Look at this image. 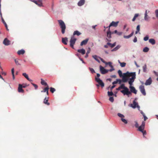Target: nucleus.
I'll list each match as a JSON object with an SVG mask.
<instances>
[{
	"label": "nucleus",
	"instance_id": "1",
	"mask_svg": "<svg viewBox=\"0 0 158 158\" xmlns=\"http://www.w3.org/2000/svg\"><path fill=\"white\" fill-rule=\"evenodd\" d=\"M135 127L136 128H138V130L143 133V137H145L144 135L146 134V131L144 130L145 124V122L143 121L142 124L139 127V124L136 121H135Z\"/></svg>",
	"mask_w": 158,
	"mask_h": 158
},
{
	"label": "nucleus",
	"instance_id": "19",
	"mask_svg": "<svg viewBox=\"0 0 158 158\" xmlns=\"http://www.w3.org/2000/svg\"><path fill=\"white\" fill-rule=\"evenodd\" d=\"M48 98H47L46 97L45 98L43 102L45 104H46L48 106H49L50 105V103L48 102Z\"/></svg>",
	"mask_w": 158,
	"mask_h": 158
},
{
	"label": "nucleus",
	"instance_id": "49",
	"mask_svg": "<svg viewBox=\"0 0 158 158\" xmlns=\"http://www.w3.org/2000/svg\"><path fill=\"white\" fill-rule=\"evenodd\" d=\"M156 17L158 19V10H156L155 11Z\"/></svg>",
	"mask_w": 158,
	"mask_h": 158
},
{
	"label": "nucleus",
	"instance_id": "51",
	"mask_svg": "<svg viewBox=\"0 0 158 158\" xmlns=\"http://www.w3.org/2000/svg\"><path fill=\"white\" fill-rule=\"evenodd\" d=\"M109 100L111 102H113L114 101V99L113 97H110Z\"/></svg>",
	"mask_w": 158,
	"mask_h": 158
},
{
	"label": "nucleus",
	"instance_id": "58",
	"mask_svg": "<svg viewBox=\"0 0 158 158\" xmlns=\"http://www.w3.org/2000/svg\"><path fill=\"white\" fill-rule=\"evenodd\" d=\"M143 117H144V121H146L147 119L148 118L145 115H143Z\"/></svg>",
	"mask_w": 158,
	"mask_h": 158
},
{
	"label": "nucleus",
	"instance_id": "47",
	"mask_svg": "<svg viewBox=\"0 0 158 158\" xmlns=\"http://www.w3.org/2000/svg\"><path fill=\"white\" fill-rule=\"evenodd\" d=\"M31 84L34 87L35 89H36L38 88V86L37 85L32 83H31Z\"/></svg>",
	"mask_w": 158,
	"mask_h": 158
},
{
	"label": "nucleus",
	"instance_id": "34",
	"mask_svg": "<svg viewBox=\"0 0 158 158\" xmlns=\"http://www.w3.org/2000/svg\"><path fill=\"white\" fill-rule=\"evenodd\" d=\"M149 50V48L147 47H146L143 48V52H148Z\"/></svg>",
	"mask_w": 158,
	"mask_h": 158
},
{
	"label": "nucleus",
	"instance_id": "42",
	"mask_svg": "<svg viewBox=\"0 0 158 158\" xmlns=\"http://www.w3.org/2000/svg\"><path fill=\"white\" fill-rule=\"evenodd\" d=\"M121 120L125 124H127V121L123 118H121Z\"/></svg>",
	"mask_w": 158,
	"mask_h": 158
},
{
	"label": "nucleus",
	"instance_id": "4",
	"mask_svg": "<svg viewBox=\"0 0 158 158\" xmlns=\"http://www.w3.org/2000/svg\"><path fill=\"white\" fill-rule=\"evenodd\" d=\"M136 74L135 72L131 73V76L132 77L129 79V80L128 81V83L131 86L132 85V83L134 82L135 79V78Z\"/></svg>",
	"mask_w": 158,
	"mask_h": 158
},
{
	"label": "nucleus",
	"instance_id": "18",
	"mask_svg": "<svg viewBox=\"0 0 158 158\" xmlns=\"http://www.w3.org/2000/svg\"><path fill=\"white\" fill-rule=\"evenodd\" d=\"M37 4H36L38 6L40 7L43 6L42 0H38L37 1Z\"/></svg>",
	"mask_w": 158,
	"mask_h": 158
},
{
	"label": "nucleus",
	"instance_id": "10",
	"mask_svg": "<svg viewBox=\"0 0 158 158\" xmlns=\"http://www.w3.org/2000/svg\"><path fill=\"white\" fill-rule=\"evenodd\" d=\"M141 93L144 95L145 96L146 95V93L145 92L144 87V86L141 85L139 87Z\"/></svg>",
	"mask_w": 158,
	"mask_h": 158
},
{
	"label": "nucleus",
	"instance_id": "8",
	"mask_svg": "<svg viewBox=\"0 0 158 158\" xmlns=\"http://www.w3.org/2000/svg\"><path fill=\"white\" fill-rule=\"evenodd\" d=\"M100 71L102 74H105L108 72L109 71L108 70L105 69L103 67L100 65Z\"/></svg>",
	"mask_w": 158,
	"mask_h": 158
},
{
	"label": "nucleus",
	"instance_id": "28",
	"mask_svg": "<svg viewBox=\"0 0 158 158\" xmlns=\"http://www.w3.org/2000/svg\"><path fill=\"white\" fill-rule=\"evenodd\" d=\"M41 83L42 85L47 86H48L47 83L44 80L42 79H41Z\"/></svg>",
	"mask_w": 158,
	"mask_h": 158
},
{
	"label": "nucleus",
	"instance_id": "46",
	"mask_svg": "<svg viewBox=\"0 0 158 158\" xmlns=\"http://www.w3.org/2000/svg\"><path fill=\"white\" fill-rule=\"evenodd\" d=\"M118 115L119 117H120V118H123L124 117V115H123V114H122L120 113H118Z\"/></svg>",
	"mask_w": 158,
	"mask_h": 158
},
{
	"label": "nucleus",
	"instance_id": "12",
	"mask_svg": "<svg viewBox=\"0 0 158 158\" xmlns=\"http://www.w3.org/2000/svg\"><path fill=\"white\" fill-rule=\"evenodd\" d=\"M130 89L131 92L135 94H136L137 93V91L135 89V87L133 86H130L129 87Z\"/></svg>",
	"mask_w": 158,
	"mask_h": 158
},
{
	"label": "nucleus",
	"instance_id": "16",
	"mask_svg": "<svg viewBox=\"0 0 158 158\" xmlns=\"http://www.w3.org/2000/svg\"><path fill=\"white\" fill-rule=\"evenodd\" d=\"M88 40H89L88 39H86L85 40H84L83 41H82L81 43V44H80L81 46H82L83 45H86L87 44V43Z\"/></svg>",
	"mask_w": 158,
	"mask_h": 158
},
{
	"label": "nucleus",
	"instance_id": "23",
	"mask_svg": "<svg viewBox=\"0 0 158 158\" xmlns=\"http://www.w3.org/2000/svg\"><path fill=\"white\" fill-rule=\"evenodd\" d=\"M134 31H132V32L128 35H124L123 37L125 39H128L131 37L134 34Z\"/></svg>",
	"mask_w": 158,
	"mask_h": 158
},
{
	"label": "nucleus",
	"instance_id": "44",
	"mask_svg": "<svg viewBox=\"0 0 158 158\" xmlns=\"http://www.w3.org/2000/svg\"><path fill=\"white\" fill-rule=\"evenodd\" d=\"M55 90V89L51 87L50 88V91L52 93H53Z\"/></svg>",
	"mask_w": 158,
	"mask_h": 158
},
{
	"label": "nucleus",
	"instance_id": "5",
	"mask_svg": "<svg viewBox=\"0 0 158 158\" xmlns=\"http://www.w3.org/2000/svg\"><path fill=\"white\" fill-rule=\"evenodd\" d=\"M97 77H95L96 81L98 83L99 85L102 87H103L104 86V83H103L102 81L98 77L100 76V75L99 73H97Z\"/></svg>",
	"mask_w": 158,
	"mask_h": 158
},
{
	"label": "nucleus",
	"instance_id": "54",
	"mask_svg": "<svg viewBox=\"0 0 158 158\" xmlns=\"http://www.w3.org/2000/svg\"><path fill=\"white\" fill-rule=\"evenodd\" d=\"M2 21L4 24V25L6 24V23L5 22V21L2 18Z\"/></svg>",
	"mask_w": 158,
	"mask_h": 158
},
{
	"label": "nucleus",
	"instance_id": "60",
	"mask_svg": "<svg viewBox=\"0 0 158 158\" xmlns=\"http://www.w3.org/2000/svg\"><path fill=\"white\" fill-rule=\"evenodd\" d=\"M114 70V69L113 68H111V69H110L109 70V71L110 72H112V71Z\"/></svg>",
	"mask_w": 158,
	"mask_h": 158
},
{
	"label": "nucleus",
	"instance_id": "43",
	"mask_svg": "<svg viewBox=\"0 0 158 158\" xmlns=\"http://www.w3.org/2000/svg\"><path fill=\"white\" fill-rule=\"evenodd\" d=\"M15 63L17 65H20V64L19 63V60H17L16 59H15Z\"/></svg>",
	"mask_w": 158,
	"mask_h": 158
},
{
	"label": "nucleus",
	"instance_id": "14",
	"mask_svg": "<svg viewBox=\"0 0 158 158\" xmlns=\"http://www.w3.org/2000/svg\"><path fill=\"white\" fill-rule=\"evenodd\" d=\"M23 86L22 85L19 84L18 88V91L19 92L23 93L24 90L22 89Z\"/></svg>",
	"mask_w": 158,
	"mask_h": 158
},
{
	"label": "nucleus",
	"instance_id": "27",
	"mask_svg": "<svg viewBox=\"0 0 158 158\" xmlns=\"http://www.w3.org/2000/svg\"><path fill=\"white\" fill-rule=\"evenodd\" d=\"M107 35L108 37L109 38H111V32L109 29V31L107 32Z\"/></svg>",
	"mask_w": 158,
	"mask_h": 158
},
{
	"label": "nucleus",
	"instance_id": "26",
	"mask_svg": "<svg viewBox=\"0 0 158 158\" xmlns=\"http://www.w3.org/2000/svg\"><path fill=\"white\" fill-rule=\"evenodd\" d=\"M120 47V45H118L116 47L114 48V49L111 50L112 52L115 51L119 49Z\"/></svg>",
	"mask_w": 158,
	"mask_h": 158
},
{
	"label": "nucleus",
	"instance_id": "40",
	"mask_svg": "<svg viewBox=\"0 0 158 158\" xmlns=\"http://www.w3.org/2000/svg\"><path fill=\"white\" fill-rule=\"evenodd\" d=\"M23 75L27 79H28V76L26 73H23Z\"/></svg>",
	"mask_w": 158,
	"mask_h": 158
},
{
	"label": "nucleus",
	"instance_id": "63",
	"mask_svg": "<svg viewBox=\"0 0 158 158\" xmlns=\"http://www.w3.org/2000/svg\"><path fill=\"white\" fill-rule=\"evenodd\" d=\"M108 45H107V44L106 45H105L104 46V47L106 48H107L108 47Z\"/></svg>",
	"mask_w": 158,
	"mask_h": 158
},
{
	"label": "nucleus",
	"instance_id": "25",
	"mask_svg": "<svg viewBox=\"0 0 158 158\" xmlns=\"http://www.w3.org/2000/svg\"><path fill=\"white\" fill-rule=\"evenodd\" d=\"M149 43H151L152 45H154L155 44V41L154 39H150L149 40Z\"/></svg>",
	"mask_w": 158,
	"mask_h": 158
},
{
	"label": "nucleus",
	"instance_id": "55",
	"mask_svg": "<svg viewBox=\"0 0 158 158\" xmlns=\"http://www.w3.org/2000/svg\"><path fill=\"white\" fill-rule=\"evenodd\" d=\"M137 41V38L136 37H135L133 40V42L135 43Z\"/></svg>",
	"mask_w": 158,
	"mask_h": 158
},
{
	"label": "nucleus",
	"instance_id": "48",
	"mask_svg": "<svg viewBox=\"0 0 158 158\" xmlns=\"http://www.w3.org/2000/svg\"><path fill=\"white\" fill-rule=\"evenodd\" d=\"M148 38H149V37H148V36L147 35L144 38L143 40L145 41H146L148 40Z\"/></svg>",
	"mask_w": 158,
	"mask_h": 158
},
{
	"label": "nucleus",
	"instance_id": "20",
	"mask_svg": "<svg viewBox=\"0 0 158 158\" xmlns=\"http://www.w3.org/2000/svg\"><path fill=\"white\" fill-rule=\"evenodd\" d=\"M85 2V0H80L78 3V5L79 6H81L84 4Z\"/></svg>",
	"mask_w": 158,
	"mask_h": 158
},
{
	"label": "nucleus",
	"instance_id": "59",
	"mask_svg": "<svg viewBox=\"0 0 158 158\" xmlns=\"http://www.w3.org/2000/svg\"><path fill=\"white\" fill-rule=\"evenodd\" d=\"M117 83H118V81H117V79L116 81H114L113 82L112 84L113 85H114V84H116Z\"/></svg>",
	"mask_w": 158,
	"mask_h": 158
},
{
	"label": "nucleus",
	"instance_id": "35",
	"mask_svg": "<svg viewBox=\"0 0 158 158\" xmlns=\"http://www.w3.org/2000/svg\"><path fill=\"white\" fill-rule=\"evenodd\" d=\"M143 71L144 72H146V69H147V65L146 64H145L144 66L143 67Z\"/></svg>",
	"mask_w": 158,
	"mask_h": 158
},
{
	"label": "nucleus",
	"instance_id": "3",
	"mask_svg": "<svg viewBox=\"0 0 158 158\" xmlns=\"http://www.w3.org/2000/svg\"><path fill=\"white\" fill-rule=\"evenodd\" d=\"M131 73H129L128 72L124 73L122 77V81L123 82H127L128 80V78L131 77Z\"/></svg>",
	"mask_w": 158,
	"mask_h": 158
},
{
	"label": "nucleus",
	"instance_id": "56",
	"mask_svg": "<svg viewBox=\"0 0 158 158\" xmlns=\"http://www.w3.org/2000/svg\"><path fill=\"white\" fill-rule=\"evenodd\" d=\"M30 1L32 2H33L35 3V4H37V1H36L35 0H30Z\"/></svg>",
	"mask_w": 158,
	"mask_h": 158
},
{
	"label": "nucleus",
	"instance_id": "32",
	"mask_svg": "<svg viewBox=\"0 0 158 158\" xmlns=\"http://www.w3.org/2000/svg\"><path fill=\"white\" fill-rule=\"evenodd\" d=\"M140 30V25H138L136 27V31H135V34H137Z\"/></svg>",
	"mask_w": 158,
	"mask_h": 158
},
{
	"label": "nucleus",
	"instance_id": "57",
	"mask_svg": "<svg viewBox=\"0 0 158 158\" xmlns=\"http://www.w3.org/2000/svg\"><path fill=\"white\" fill-rule=\"evenodd\" d=\"M118 82L119 84H121L122 82V80L120 79H117Z\"/></svg>",
	"mask_w": 158,
	"mask_h": 158
},
{
	"label": "nucleus",
	"instance_id": "9",
	"mask_svg": "<svg viewBox=\"0 0 158 158\" xmlns=\"http://www.w3.org/2000/svg\"><path fill=\"white\" fill-rule=\"evenodd\" d=\"M136 99L133 101L132 104H131V106L133 108L137 107L139 108V106L138 105V103L135 101Z\"/></svg>",
	"mask_w": 158,
	"mask_h": 158
},
{
	"label": "nucleus",
	"instance_id": "62",
	"mask_svg": "<svg viewBox=\"0 0 158 158\" xmlns=\"http://www.w3.org/2000/svg\"><path fill=\"white\" fill-rule=\"evenodd\" d=\"M135 65H136V67H139V65L137 64V63L136 62V61H135Z\"/></svg>",
	"mask_w": 158,
	"mask_h": 158
},
{
	"label": "nucleus",
	"instance_id": "22",
	"mask_svg": "<svg viewBox=\"0 0 158 158\" xmlns=\"http://www.w3.org/2000/svg\"><path fill=\"white\" fill-rule=\"evenodd\" d=\"M25 52V51L23 49L19 50L17 52V53L19 55H23Z\"/></svg>",
	"mask_w": 158,
	"mask_h": 158
},
{
	"label": "nucleus",
	"instance_id": "29",
	"mask_svg": "<svg viewBox=\"0 0 158 158\" xmlns=\"http://www.w3.org/2000/svg\"><path fill=\"white\" fill-rule=\"evenodd\" d=\"M92 57L96 61H97L98 62L100 63V61L98 59V56L96 55H93L92 56Z\"/></svg>",
	"mask_w": 158,
	"mask_h": 158
},
{
	"label": "nucleus",
	"instance_id": "64",
	"mask_svg": "<svg viewBox=\"0 0 158 158\" xmlns=\"http://www.w3.org/2000/svg\"><path fill=\"white\" fill-rule=\"evenodd\" d=\"M118 32L116 30H115L114 32H113L112 33H114L117 34Z\"/></svg>",
	"mask_w": 158,
	"mask_h": 158
},
{
	"label": "nucleus",
	"instance_id": "24",
	"mask_svg": "<svg viewBox=\"0 0 158 158\" xmlns=\"http://www.w3.org/2000/svg\"><path fill=\"white\" fill-rule=\"evenodd\" d=\"M81 34V33L78 31H75L73 34V35H77V36H79Z\"/></svg>",
	"mask_w": 158,
	"mask_h": 158
},
{
	"label": "nucleus",
	"instance_id": "31",
	"mask_svg": "<svg viewBox=\"0 0 158 158\" xmlns=\"http://www.w3.org/2000/svg\"><path fill=\"white\" fill-rule=\"evenodd\" d=\"M139 14H135L134 17H133V19H132V21H134L135 20L136 18L137 17L139 16Z\"/></svg>",
	"mask_w": 158,
	"mask_h": 158
},
{
	"label": "nucleus",
	"instance_id": "53",
	"mask_svg": "<svg viewBox=\"0 0 158 158\" xmlns=\"http://www.w3.org/2000/svg\"><path fill=\"white\" fill-rule=\"evenodd\" d=\"M107 64H108L110 67L113 68V66L112 65V63L110 62H107Z\"/></svg>",
	"mask_w": 158,
	"mask_h": 158
},
{
	"label": "nucleus",
	"instance_id": "11",
	"mask_svg": "<svg viewBox=\"0 0 158 158\" xmlns=\"http://www.w3.org/2000/svg\"><path fill=\"white\" fill-rule=\"evenodd\" d=\"M119 23L118 21H117L116 22L112 21L110 24L109 26V28L110 29V27L111 26H113L114 27H116L118 25V23Z\"/></svg>",
	"mask_w": 158,
	"mask_h": 158
},
{
	"label": "nucleus",
	"instance_id": "41",
	"mask_svg": "<svg viewBox=\"0 0 158 158\" xmlns=\"http://www.w3.org/2000/svg\"><path fill=\"white\" fill-rule=\"evenodd\" d=\"M120 65L121 67H124L126 66V63L125 62L120 63Z\"/></svg>",
	"mask_w": 158,
	"mask_h": 158
},
{
	"label": "nucleus",
	"instance_id": "15",
	"mask_svg": "<svg viewBox=\"0 0 158 158\" xmlns=\"http://www.w3.org/2000/svg\"><path fill=\"white\" fill-rule=\"evenodd\" d=\"M152 82V79L151 77H150L148 79L146 80L145 84V85H149L151 84Z\"/></svg>",
	"mask_w": 158,
	"mask_h": 158
},
{
	"label": "nucleus",
	"instance_id": "13",
	"mask_svg": "<svg viewBox=\"0 0 158 158\" xmlns=\"http://www.w3.org/2000/svg\"><path fill=\"white\" fill-rule=\"evenodd\" d=\"M3 44L5 45H8L10 44V41L7 38H6L3 41Z\"/></svg>",
	"mask_w": 158,
	"mask_h": 158
},
{
	"label": "nucleus",
	"instance_id": "6",
	"mask_svg": "<svg viewBox=\"0 0 158 158\" xmlns=\"http://www.w3.org/2000/svg\"><path fill=\"white\" fill-rule=\"evenodd\" d=\"M121 92L124 95H127L128 96L129 94H131V93L129 90L128 89L127 87L123 90H121Z\"/></svg>",
	"mask_w": 158,
	"mask_h": 158
},
{
	"label": "nucleus",
	"instance_id": "7",
	"mask_svg": "<svg viewBox=\"0 0 158 158\" xmlns=\"http://www.w3.org/2000/svg\"><path fill=\"white\" fill-rule=\"evenodd\" d=\"M76 40V39L73 38L72 37L70 40V46L73 48L74 45L75 44Z\"/></svg>",
	"mask_w": 158,
	"mask_h": 158
},
{
	"label": "nucleus",
	"instance_id": "33",
	"mask_svg": "<svg viewBox=\"0 0 158 158\" xmlns=\"http://www.w3.org/2000/svg\"><path fill=\"white\" fill-rule=\"evenodd\" d=\"M14 68H13L11 69V73L13 76V79H14L15 77V75H14Z\"/></svg>",
	"mask_w": 158,
	"mask_h": 158
},
{
	"label": "nucleus",
	"instance_id": "2",
	"mask_svg": "<svg viewBox=\"0 0 158 158\" xmlns=\"http://www.w3.org/2000/svg\"><path fill=\"white\" fill-rule=\"evenodd\" d=\"M59 24L61 29V33L64 34L65 33V30L66 29V25L63 20H58Z\"/></svg>",
	"mask_w": 158,
	"mask_h": 158
},
{
	"label": "nucleus",
	"instance_id": "52",
	"mask_svg": "<svg viewBox=\"0 0 158 158\" xmlns=\"http://www.w3.org/2000/svg\"><path fill=\"white\" fill-rule=\"evenodd\" d=\"M107 45H108V46H110L111 48H113V46H112V44L111 43L108 42L107 43Z\"/></svg>",
	"mask_w": 158,
	"mask_h": 158
},
{
	"label": "nucleus",
	"instance_id": "36",
	"mask_svg": "<svg viewBox=\"0 0 158 158\" xmlns=\"http://www.w3.org/2000/svg\"><path fill=\"white\" fill-rule=\"evenodd\" d=\"M149 17L148 16L147 14H144V19L146 21H148V19L149 18Z\"/></svg>",
	"mask_w": 158,
	"mask_h": 158
},
{
	"label": "nucleus",
	"instance_id": "17",
	"mask_svg": "<svg viewBox=\"0 0 158 158\" xmlns=\"http://www.w3.org/2000/svg\"><path fill=\"white\" fill-rule=\"evenodd\" d=\"M68 41V38L67 37L62 38V42L64 44H67V42Z\"/></svg>",
	"mask_w": 158,
	"mask_h": 158
},
{
	"label": "nucleus",
	"instance_id": "38",
	"mask_svg": "<svg viewBox=\"0 0 158 158\" xmlns=\"http://www.w3.org/2000/svg\"><path fill=\"white\" fill-rule=\"evenodd\" d=\"M118 73L120 77H122L123 75H122V72L121 70H118Z\"/></svg>",
	"mask_w": 158,
	"mask_h": 158
},
{
	"label": "nucleus",
	"instance_id": "45",
	"mask_svg": "<svg viewBox=\"0 0 158 158\" xmlns=\"http://www.w3.org/2000/svg\"><path fill=\"white\" fill-rule=\"evenodd\" d=\"M113 93L112 92H108V95L109 96H112L113 95Z\"/></svg>",
	"mask_w": 158,
	"mask_h": 158
},
{
	"label": "nucleus",
	"instance_id": "21",
	"mask_svg": "<svg viewBox=\"0 0 158 158\" xmlns=\"http://www.w3.org/2000/svg\"><path fill=\"white\" fill-rule=\"evenodd\" d=\"M77 52H78L81 53L82 55L84 54L85 52V50L84 49H78Z\"/></svg>",
	"mask_w": 158,
	"mask_h": 158
},
{
	"label": "nucleus",
	"instance_id": "39",
	"mask_svg": "<svg viewBox=\"0 0 158 158\" xmlns=\"http://www.w3.org/2000/svg\"><path fill=\"white\" fill-rule=\"evenodd\" d=\"M98 58L100 59L101 61L103 63H105L106 64H107V63L102 58L100 57H98Z\"/></svg>",
	"mask_w": 158,
	"mask_h": 158
},
{
	"label": "nucleus",
	"instance_id": "37",
	"mask_svg": "<svg viewBox=\"0 0 158 158\" xmlns=\"http://www.w3.org/2000/svg\"><path fill=\"white\" fill-rule=\"evenodd\" d=\"M120 89H125L127 87L125 86V85L123 84H121V85L120 86Z\"/></svg>",
	"mask_w": 158,
	"mask_h": 158
},
{
	"label": "nucleus",
	"instance_id": "50",
	"mask_svg": "<svg viewBox=\"0 0 158 158\" xmlns=\"http://www.w3.org/2000/svg\"><path fill=\"white\" fill-rule=\"evenodd\" d=\"M89 69L92 73H95V72L94 70L92 68H89Z\"/></svg>",
	"mask_w": 158,
	"mask_h": 158
},
{
	"label": "nucleus",
	"instance_id": "30",
	"mask_svg": "<svg viewBox=\"0 0 158 158\" xmlns=\"http://www.w3.org/2000/svg\"><path fill=\"white\" fill-rule=\"evenodd\" d=\"M49 89V88L48 86H47V87L44 88V90H42L41 91V92H46Z\"/></svg>",
	"mask_w": 158,
	"mask_h": 158
},
{
	"label": "nucleus",
	"instance_id": "61",
	"mask_svg": "<svg viewBox=\"0 0 158 158\" xmlns=\"http://www.w3.org/2000/svg\"><path fill=\"white\" fill-rule=\"evenodd\" d=\"M122 32H118L117 34L118 35H121L122 34Z\"/></svg>",
	"mask_w": 158,
	"mask_h": 158
}]
</instances>
